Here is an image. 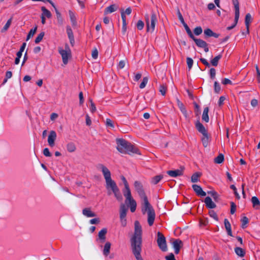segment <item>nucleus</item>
<instances>
[{"label": "nucleus", "instance_id": "1", "mask_svg": "<svg viewBox=\"0 0 260 260\" xmlns=\"http://www.w3.org/2000/svg\"><path fill=\"white\" fill-rule=\"evenodd\" d=\"M131 247L133 254L137 260H143L141 256L142 247V230L138 221H135L134 234L131 238Z\"/></svg>", "mask_w": 260, "mask_h": 260}, {"label": "nucleus", "instance_id": "2", "mask_svg": "<svg viewBox=\"0 0 260 260\" xmlns=\"http://www.w3.org/2000/svg\"><path fill=\"white\" fill-rule=\"evenodd\" d=\"M116 141V148L119 152L128 154L132 153L140 154L139 149L130 142L123 139H117Z\"/></svg>", "mask_w": 260, "mask_h": 260}, {"label": "nucleus", "instance_id": "3", "mask_svg": "<svg viewBox=\"0 0 260 260\" xmlns=\"http://www.w3.org/2000/svg\"><path fill=\"white\" fill-rule=\"evenodd\" d=\"M142 200L141 211L143 214H145L146 212L148 214V223L149 226L153 224L155 213L153 207L149 203L147 196L141 198Z\"/></svg>", "mask_w": 260, "mask_h": 260}, {"label": "nucleus", "instance_id": "4", "mask_svg": "<svg viewBox=\"0 0 260 260\" xmlns=\"http://www.w3.org/2000/svg\"><path fill=\"white\" fill-rule=\"evenodd\" d=\"M145 17L147 26V31L153 32L154 30L155 24L157 21V17L155 13L152 11L150 20L147 14L145 15Z\"/></svg>", "mask_w": 260, "mask_h": 260}, {"label": "nucleus", "instance_id": "5", "mask_svg": "<svg viewBox=\"0 0 260 260\" xmlns=\"http://www.w3.org/2000/svg\"><path fill=\"white\" fill-rule=\"evenodd\" d=\"M64 48V49L59 48L58 52L62 57L63 63L64 64H67L69 59L72 57V52L68 44H66Z\"/></svg>", "mask_w": 260, "mask_h": 260}, {"label": "nucleus", "instance_id": "6", "mask_svg": "<svg viewBox=\"0 0 260 260\" xmlns=\"http://www.w3.org/2000/svg\"><path fill=\"white\" fill-rule=\"evenodd\" d=\"M232 2L233 5H234L235 10V21L234 24L231 26L227 27V29L231 30L233 29L234 27L236 26L237 25L239 18V15H240V12H239V4L238 0H232Z\"/></svg>", "mask_w": 260, "mask_h": 260}, {"label": "nucleus", "instance_id": "7", "mask_svg": "<svg viewBox=\"0 0 260 260\" xmlns=\"http://www.w3.org/2000/svg\"><path fill=\"white\" fill-rule=\"evenodd\" d=\"M157 243L158 244V246L159 248L162 251H166L167 250V246L166 243V240L165 237L164 236V235L158 232L157 234Z\"/></svg>", "mask_w": 260, "mask_h": 260}, {"label": "nucleus", "instance_id": "8", "mask_svg": "<svg viewBox=\"0 0 260 260\" xmlns=\"http://www.w3.org/2000/svg\"><path fill=\"white\" fill-rule=\"evenodd\" d=\"M134 185L135 189L138 193L140 198L146 196L143 188V185L140 181H135Z\"/></svg>", "mask_w": 260, "mask_h": 260}, {"label": "nucleus", "instance_id": "9", "mask_svg": "<svg viewBox=\"0 0 260 260\" xmlns=\"http://www.w3.org/2000/svg\"><path fill=\"white\" fill-rule=\"evenodd\" d=\"M106 187L108 190V194L109 196L112 194V191L118 188L115 182L112 179L106 181Z\"/></svg>", "mask_w": 260, "mask_h": 260}, {"label": "nucleus", "instance_id": "10", "mask_svg": "<svg viewBox=\"0 0 260 260\" xmlns=\"http://www.w3.org/2000/svg\"><path fill=\"white\" fill-rule=\"evenodd\" d=\"M192 39L194 41L197 46L203 48L205 52H207L209 51L208 45L205 41L200 39H197L194 37V38H193Z\"/></svg>", "mask_w": 260, "mask_h": 260}, {"label": "nucleus", "instance_id": "11", "mask_svg": "<svg viewBox=\"0 0 260 260\" xmlns=\"http://www.w3.org/2000/svg\"><path fill=\"white\" fill-rule=\"evenodd\" d=\"M99 168L102 170V173L105 179L106 182L111 179V173L109 169L102 164L99 165Z\"/></svg>", "mask_w": 260, "mask_h": 260}, {"label": "nucleus", "instance_id": "12", "mask_svg": "<svg viewBox=\"0 0 260 260\" xmlns=\"http://www.w3.org/2000/svg\"><path fill=\"white\" fill-rule=\"evenodd\" d=\"M57 135L54 131H51L48 138V143L49 145L53 147L55 145V141L56 139Z\"/></svg>", "mask_w": 260, "mask_h": 260}, {"label": "nucleus", "instance_id": "13", "mask_svg": "<svg viewBox=\"0 0 260 260\" xmlns=\"http://www.w3.org/2000/svg\"><path fill=\"white\" fill-rule=\"evenodd\" d=\"M184 168H181L180 169H177L175 170H169L167 172V174L172 177H176L180 176L183 174Z\"/></svg>", "mask_w": 260, "mask_h": 260}, {"label": "nucleus", "instance_id": "14", "mask_svg": "<svg viewBox=\"0 0 260 260\" xmlns=\"http://www.w3.org/2000/svg\"><path fill=\"white\" fill-rule=\"evenodd\" d=\"M192 187L194 191L196 193V194L198 196L203 197L206 196V193L203 190L202 187L200 186L197 184H193L192 185Z\"/></svg>", "mask_w": 260, "mask_h": 260}, {"label": "nucleus", "instance_id": "15", "mask_svg": "<svg viewBox=\"0 0 260 260\" xmlns=\"http://www.w3.org/2000/svg\"><path fill=\"white\" fill-rule=\"evenodd\" d=\"M173 247L175 249V253L178 254L179 252L181 247L183 245V243L179 239H176L173 242Z\"/></svg>", "mask_w": 260, "mask_h": 260}, {"label": "nucleus", "instance_id": "16", "mask_svg": "<svg viewBox=\"0 0 260 260\" xmlns=\"http://www.w3.org/2000/svg\"><path fill=\"white\" fill-rule=\"evenodd\" d=\"M196 127L197 129L202 135H205L208 134L207 130L205 128V126L202 124L200 121H197L196 123Z\"/></svg>", "mask_w": 260, "mask_h": 260}, {"label": "nucleus", "instance_id": "17", "mask_svg": "<svg viewBox=\"0 0 260 260\" xmlns=\"http://www.w3.org/2000/svg\"><path fill=\"white\" fill-rule=\"evenodd\" d=\"M207 208L209 209H213L216 208V204L212 201V199L209 197H207L204 200Z\"/></svg>", "mask_w": 260, "mask_h": 260}, {"label": "nucleus", "instance_id": "18", "mask_svg": "<svg viewBox=\"0 0 260 260\" xmlns=\"http://www.w3.org/2000/svg\"><path fill=\"white\" fill-rule=\"evenodd\" d=\"M82 214L87 217H92L96 216V214L91 211L90 208H85L83 209Z\"/></svg>", "mask_w": 260, "mask_h": 260}, {"label": "nucleus", "instance_id": "19", "mask_svg": "<svg viewBox=\"0 0 260 260\" xmlns=\"http://www.w3.org/2000/svg\"><path fill=\"white\" fill-rule=\"evenodd\" d=\"M107 233V229L106 228H103L101 230L98 234L99 239L100 240L101 243L105 242L106 240V235Z\"/></svg>", "mask_w": 260, "mask_h": 260}, {"label": "nucleus", "instance_id": "20", "mask_svg": "<svg viewBox=\"0 0 260 260\" xmlns=\"http://www.w3.org/2000/svg\"><path fill=\"white\" fill-rule=\"evenodd\" d=\"M224 224L228 235L230 236L233 237V236L232 232L231 225L228 219H224Z\"/></svg>", "mask_w": 260, "mask_h": 260}, {"label": "nucleus", "instance_id": "21", "mask_svg": "<svg viewBox=\"0 0 260 260\" xmlns=\"http://www.w3.org/2000/svg\"><path fill=\"white\" fill-rule=\"evenodd\" d=\"M252 18L251 15H250V14L247 13L246 15L245 18V25L246 27L247 34H249V28L250 23L252 21Z\"/></svg>", "mask_w": 260, "mask_h": 260}, {"label": "nucleus", "instance_id": "22", "mask_svg": "<svg viewBox=\"0 0 260 260\" xmlns=\"http://www.w3.org/2000/svg\"><path fill=\"white\" fill-rule=\"evenodd\" d=\"M123 195L125 197L126 200L129 201L132 199H133L132 197L131 192L129 186L124 187V190H123Z\"/></svg>", "mask_w": 260, "mask_h": 260}, {"label": "nucleus", "instance_id": "23", "mask_svg": "<svg viewBox=\"0 0 260 260\" xmlns=\"http://www.w3.org/2000/svg\"><path fill=\"white\" fill-rule=\"evenodd\" d=\"M251 201L252 204V207L254 209L257 210L260 208V201L256 197H252Z\"/></svg>", "mask_w": 260, "mask_h": 260}, {"label": "nucleus", "instance_id": "24", "mask_svg": "<svg viewBox=\"0 0 260 260\" xmlns=\"http://www.w3.org/2000/svg\"><path fill=\"white\" fill-rule=\"evenodd\" d=\"M118 7L116 5H111L105 9L104 14L105 15H106L108 13L114 12V11H116Z\"/></svg>", "mask_w": 260, "mask_h": 260}, {"label": "nucleus", "instance_id": "25", "mask_svg": "<svg viewBox=\"0 0 260 260\" xmlns=\"http://www.w3.org/2000/svg\"><path fill=\"white\" fill-rule=\"evenodd\" d=\"M127 209L124 204H121L120 208V218H125Z\"/></svg>", "mask_w": 260, "mask_h": 260}, {"label": "nucleus", "instance_id": "26", "mask_svg": "<svg viewBox=\"0 0 260 260\" xmlns=\"http://www.w3.org/2000/svg\"><path fill=\"white\" fill-rule=\"evenodd\" d=\"M111 243L110 242H107L105 245H104V249H103V254L107 256H108L109 253H110V248H111Z\"/></svg>", "mask_w": 260, "mask_h": 260}, {"label": "nucleus", "instance_id": "27", "mask_svg": "<svg viewBox=\"0 0 260 260\" xmlns=\"http://www.w3.org/2000/svg\"><path fill=\"white\" fill-rule=\"evenodd\" d=\"M209 110V108L206 107L204 108L203 111L202 115V120L205 121L206 122H208L209 121V118L208 116Z\"/></svg>", "mask_w": 260, "mask_h": 260}, {"label": "nucleus", "instance_id": "28", "mask_svg": "<svg viewBox=\"0 0 260 260\" xmlns=\"http://www.w3.org/2000/svg\"><path fill=\"white\" fill-rule=\"evenodd\" d=\"M235 252L236 254L241 257H243L245 255V251L241 247H236L235 248Z\"/></svg>", "mask_w": 260, "mask_h": 260}, {"label": "nucleus", "instance_id": "29", "mask_svg": "<svg viewBox=\"0 0 260 260\" xmlns=\"http://www.w3.org/2000/svg\"><path fill=\"white\" fill-rule=\"evenodd\" d=\"M41 11H42V16L47 17V18H50L51 17L52 14L51 12L45 7H41Z\"/></svg>", "mask_w": 260, "mask_h": 260}, {"label": "nucleus", "instance_id": "30", "mask_svg": "<svg viewBox=\"0 0 260 260\" xmlns=\"http://www.w3.org/2000/svg\"><path fill=\"white\" fill-rule=\"evenodd\" d=\"M209 138L210 136L208 135V134H206L205 135H203V137L201 139V141L202 142L203 146L205 147H206L209 144Z\"/></svg>", "mask_w": 260, "mask_h": 260}, {"label": "nucleus", "instance_id": "31", "mask_svg": "<svg viewBox=\"0 0 260 260\" xmlns=\"http://www.w3.org/2000/svg\"><path fill=\"white\" fill-rule=\"evenodd\" d=\"M163 177L164 176L162 175L155 176L152 178L151 182L154 185L157 184L163 178Z\"/></svg>", "mask_w": 260, "mask_h": 260}, {"label": "nucleus", "instance_id": "32", "mask_svg": "<svg viewBox=\"0 0 260 260\" xmlns=\"http://www.w3.org/2000/svg\"><path fill=\"white\" fill-rule=\"evenodd\" d=\"M222 55L219 54L211 60V63L213 66L216 67L218 64L219 60L221 58Z\"/></svg>", "mask_w": 260, "mask_h": 260}, {"label": "nucleus", "instance_id": "33", "mask_svg": "<svg viewBox=\"0 0 260 260\" xmlns=\"http://www.w3.org/2000/svg\"><path fill=\"white\" fill-rule=\"evenodd\" d=\"M112 192L114 194L115 198L118 201H122L123 198L119 188H117Z\"/></svg>", "mask_w": 260, "mask_h": 260}, {"label": "nucleus", "instance_id": "34", "mask_svg": "<svg viewBox=\"0 0 260 260\" xmlns=\"http://www.w3.org/2000/svg\"><path fill=\"white\" fill-rule=\"evenodd\" d=\"M67 150L70 152H73L76 149L75 144L73 142H70L67 145Z\"/></svg>", "mask_w": 260, "mask_h": 260}, {"label": "nucleus", "instance_id": "35", "mask_svg": "<svg viewBox=\"0 0 260 260\" xmlns=\"http://www.w3.org/2000/svg\"><path fill=\"white\" fill-rule=\"evenodd\" d=\"M128 201L130 204L131 211L132 212H134L136 211L137 207L136 202L134 199H132Z\"/></svg>", "mask_w": 260, "mask_h": 260}, {"label": "nucleus", "instance_id": "36", "mask_svg": "<svg viewBox=\"0 0 260 260\" xmlns=\"http://www.w3.org/2000/svg\"><path fill=\"white\" fill-rule=\"evenodd\" d=\"M69 15L70 17L71 21L72 22L73 25H76L77 21H76V17L74 14V13L71 10L69 11Z\"/></svg>", "mask_w": 260, "mask_h": 260}, {"label": "nucleus", "instance_id": "37", "mask_svg": "<svg viewBox=\"0 0 260 260\" xmlns=\"http://www.w3.org/2000/svg\"><path fill=\"white\" fill-rule=\"evenodd\" d=\"M224 160V156L222 154L220 153L216 157L214 158V161L216 164H221Z\"/></svg>", "mask_w": 260, "mask_h": 260}, {"label": "nucleus", "instance_id": "38", "mask_svg": "<svg viewBox=\"0 0 260 260\" xmlns=\"http://www.w3.org/2000/svg\"><path fill=\"white\" fill-rule=\"evenodd\" d=\"M201 176V174L196 172L192 174L191 177V181L192 182H197L199 180V178Z\"/></svg>", "mask_w": 260, "mask_h": 260}, {"label": "nucleus", "instance_id": "39", "mask_svg": "<svg viewBox=\"0 0 260 260\" xmlns=\"http://www.w3.org/2000/svg\"><path fill=\"white\" fill-rule=\"evenodd\" d=\"M208 193L210 194L213 197L214 200L215 202H218L219 201V195L216 191H210L208 192Z\"/></svg>", "mask_w": 260, "mask_h": 260}, {"label": "nucleus", "instance_id": "40", "mask_svg": "<svg viewBox=\"0 0 260 260\" xmlns=\"http://www.w3.org/2000/svg\"><path fill=\"white\" fill-rule=\"evenodd\" d=\"M186 31V32L187 34H188V35L189 36V37L192 39V38H194V36L193 35V34L192 33L190 29L189 28V27L188 26L187 24L185 23L184 24H183Z\"/></svg>", "mask_w": 260, "mask_h": 260}, {"label": "nucleus", "instance_id": "41", "mask_svg": "<svg viewBox=\"0 0 260 260\" xmlns=\"http://www.w3.org/2000/svg\"><path fill=\"white\" fill-rule=\"evenodd\" d=\"M37 29V26H36L34 28L31 29L30 30L29 32H28V34L27 35L26 41H28L30 38L33 37V36L36 32Z\"/></svg>", "mask_w": 260, "mask_h": 260}, {"label": "nucleus", "instance_id": "42", "mask_svg": "<svg viewBox=\"0 0 260 260\" xmlns=\"http://www.w3.org/2000/svg\"><path fill=\"white\" fill-rule=\"evenodd\" d=\"M167 89V86L166 85L161 84L159 86V91L161 93L162 95H165L166 93Z\"/></svg>", "mask_w": 260, "mask_h": 260}, {"label": "nucleus", "instance_id": "43", "mask_svg": "<svg viewBox=\"0 0 260 260\" xmlns=\"http://www.w3.org/2000/svg\"><path fill=\"white\" fill-rule=\"evenodd\" d=\"M55 13H56L58 23L59 24H62L63 19L61 17V15L60 13L58 11V10L57 9H56Z\"/></svg>", "mask_w": 260, "mask_h": 260}, {"label": "nucleus", "instance_id": "44", "mask_svg": "<svg viewBox=\"0 0 260 260\" xmlns=\"http://www.w3.org/2000/svg\"><path fill=\"white\" fill-rule=\"evenodd\" d=\"M241 222H242V225H241L242 228L245 229L246 227V224L249 222L248 218L247 217H246V216H244L241 219Z\"/></svg>", "mask_w": 260, "mask_h": 260}, {"label": "nucleus", "instance_id": "45", "mask_svg": "<svg viewBox=\"0 0 260 260\" xmlns=\"http://www.w3.org/2000/svg\"><path fill=\"white\" fill-rule=\"evenodd\" d=\"M45 35L44 32H41L40 34L38 35L37 37L36 38L35 42L36 44L39 43L43 39L44 36Z\"/></svg>", "mask_w": 260, "mask_h": 260}, {"label": "nucleus", "instance_id": "46", "mask_svg": "<svg viewBox=\"0 0 260 260\" xmlns=\"http://www.w3.org/2000/svg\"><path fill=\"white\" fill-rule=\"evenodd\" d=\"M12 18H10L7 22L4 27L3 28L2 31H6L10 27L12 22Z\"/></svg>", "mask_w": 260, "mask_h": 260}, {"label": "nucleus", "instance_id": "47", "mask_svg": "<svg viewBox=\"0 0 260 260\" xmlns=\"http://www.w3.org/2000/svg\"><path fill=\"white\" fill-rule=\"evenodd\" d=\"M209 214L210 217H212L215 220H216V221L218 220V216H217L216 213L214 211H213V210H210L209 211Z\"/></svg>", "mask_w": 260, "mask_h": 260}, {"label": "nucleus", "instance_id": "48", "mask_svg": "<svg viewBox=\"0 0 260 260\" xmlns=\"http://www.w3.org/2000/svg\"><path fill=\"white\" fill-rule=\"evenodd\" d=\"M148 81V78L147 77H144L143 78L142 82H141V83L140 85V86H139L140 88L141 89L144 88L146 86V85L147 84Z\"/></svg>", "mask_w": 260, "mask_h": 260}, {"label": "nucleus", "instance_id": "49", "mask_svg": "<svg viewBox=\"0 0 260 260\" xmlns=\"http://www.w3.org/2000/svg\"><path fill=\"white\" fill-rule=\"evenodd\" d=\"M204 33L206 37H210L213 35V31L210 28L205 29Z\"/></svg>", "mask_w": 260, "mask_h": 260}, {"label": "nucleus", "instance_id": "50", "mask_svg": "<svg viewBox=\"0 0 260 260\" xmlns=\"http://www.w3.org/2000/svg\"><path fill=\"white\" fill-rule=\"evenodd\" d=\"M214 91L216 93H218L220 92L221 88L219 84L217 81L214 82Z\"/></svg>", "mask_w": 260, "mask_h": 260}, {"label": "nucleus", "instance_id": "51", "mask_svg": "<svg viewBox=\"0 0 260 260\" xmlns=\"http://www.w3.org/2000/svg\"><path fill=\"white\" fill-rule=\"evenodd\" d=\"M186 62L189 70H190L192 67L193 61L190 57H187L186 58Z\"/></svg>", "mask_w": 260, "mask_h": 260}, {"label": "nucleus", "instance_id": "52", "mask_svg": "<svg viewBox=\"0 0 260 260\" xmlns=\"http://www.w3.org/2000/svg\"><path fill=\"white\" fill-rule=\"evenodd\" d=\"M193 31L196 35L199 36L202 33L203 30L201 26H198L194 29Z\"/></svg>", "mask_w": 260, "mask_h": 260}, {"label": "nucleus", "instance_id": "53", "mask_svg": "<svg viewBox=\"0 0 260 260\" xmlns=\"http://www.w3.org/2000/svg\"><path fill=\"white\" fill-rule=\"evenodd\" d=\"M106 125L107 127H110L111 128L114 127L113 121L109 118L106 119Z\"/></svg>", "mask_w": 260, "mask_h": 260}, {"label": "nucleus", "instance_id": "54", "mask_svg": "<svg viewBox=\"0 0 260 260\" xmlns=\"http://www.w3.org/2000/svg\"><path fill=\"white\" fill-rule=\"evenodd\" d=\"M67 32L69 39L71 38V37L72 38L74 37L73 31L70 26H68L67 27Z\"/></svg>", "mask_w": 260, "mask_h": 260}, {"label": "nucleus", "instance_id": "55", "mask_svg": "<svg viewBox=\"0 0 260 260\" xmlns=\"http://www.w3.org/2000/svg\"><path fill=\"white\" fill-rule=\"evenodd\" d=\"M236 210V205L234 202H231V214H233Z\"/></svg>", "mask_w": 260, "mask_h": 260}, {"label": "nucleus", "instance_id": "56", "mask_svg": "<svg viewBox=\"0 0 260 260\" xmlns=\"http://www.w3.org/2000/svg\"><path fill=\"white\" fill-rule=\"evenodd\" d=\"M230 188L234 190V193L235 194L236 198L238 199L240 198V197L237 191V188L234 185H231Z\"/></svg>", "mask_w": 260, "mask_h": 260}, {"label": "nucleus", "instance_id": "57", "mask_svg": "<svg viewBox=\"0 0 260 260\" xmlns=\"http://www.w3.org/2000/svg\"><path fill=\"white\" fill-rule=\"evenodd\" d=\"M177 103L180 111H182L185 109V107L183 104L178 99H177Z\"/></svg>", "mask_w": 260, "mask_h": 260}, {"label": "nucleus", "instance_id": "58", "mask_svg": "<svg viewBox=\"0 0 260 260\" xmlns=\"http://www.w3.org/2000/svg\"><path fill=\"white\" fill-rule=\"evenodd\" d=\"M144 26V23L142 20H139L137 24V27L139 30H142Z\"/></svg>", "mask_w": 260, "mask_h": 260}, {"label": "nucleus", "instance_id": "59", "mask_svg": "<svg viewBox=\"0 0 260 260\" xmlns=\"http://www.w3.org/2000/svg\"><path fill=\"white\" fill-rule=\"evenodd\" d=\"M183 115L184 116L185 119L186 120H187L188 122L190 121V118L189 115L187 113V110H186V108L182 111H181Z\"/></svg>", "mask_w": 260, "mask_h": 260}, {"label": "nucleus", "instance_id": "60", "mask_svg": "<svg viewBox=\"0 0 260 260\" xmlns=\"http://www.w3.org/2000/svg\"><path fill=\"white\" fill-rule=\"evenodd\" d=\"M216 75V70L214 68H211L210 70V76L211 79H214Z\"/></svg>", "mask_w": 260, "mask_h": 260}, {"label": "nucleus", "instance_id": "61", "mask_svg": "<svg viewBox=\"0 0 260 260\" xmlns=\"http://www.w3.org/2000/svg\"><path fill=\"white\" fill-rule=\"evenodd\" d=\"M92 57L94 59H96L98 58V51L97 50L96 48H94L92 51Z\"/></svg>", "mask_w": 260, "mask_h": 260}, {"label": "nucleus", "instance_id": "62", "mask_svg": "<svg viewBox=\"0 0 260 260\" xmlns=\"http://www.w3.org/2000/svg\"><path fill=\"white\" fill-rule=\"evenodd\" d=\"M43 154L47 157H50L52 155L48 148H46L43 150Z\"/></svg>", "mask_w": 260, "mask_h": 260}, {"label": "nucleus", "instance_id": "63", "mask_svg": "<svg viewBox=\"0 0 260 260\" xmlns=\"http://www.w3.org/2000/svg\"><path fill=\"white\" fill-rule=\"evenodd\" d=\"M200 60L201 61V62L204 64L205 66H206V67H210V63L207 61V60L204 58H201L200 59Z\"/></svg>", "mask_w": 260, "mask_h": 260}, {"label": "nucleus", "instance_id": "64", "mask_svg": "<svg viewBox=\"0 0 260 260\" xmlns=\"http://www.w3.org/2000/svg\"><path fill=\"white\" fill-rule=\"evenodd\" d=\"M165 258L166 260H176L175 256L172 253H171L168 255L166 256Z\"/></svg>", "mask_w": 260, "mask_h": 260}]
</instances>
